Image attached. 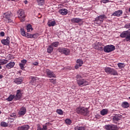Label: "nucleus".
I'll use <instances>...</instances> for the list:
<instances>
[{"label": "nucleus", "mask_w": 130, "mask_h": 130, "mask_svg": "<svg viewBox=\"0 0 130 130\" xmlns=\"http://www.w3.org/2000/svg\"><path fill=\"white\" fill-rule=\"evenodd\" d=\"M22 82H23V78L22 77L16 78L14 80V83H15V84H17V85L22 84Z\"/></svg>", "instance_id": "nucleus-14"}, {"label": "nucleus", "mask_w": 130, "mask_h": 130, "mask_svg": "<svg viewBox=\"0 0 130 130\" xmlns=\"http://www.w3.org/2000/svg\"><path fill=\"white\" fill-rule=\"evenodd\" d=\"M26 30H27V32H30V30H33V28H32V25L30 24H28L26 26Z\"/></svg>", "instance_id": "nucleus-29"}, {"label": "nucleus", "mask_w": 130, "mask_h": 130, "mask_svg": "<svg viewBox=\"0 0 130 130\" xmlns=\"http://www.w3.org/2000/svg\"><path fill=\"white\" fill-rule=\"evenodd\" d=\"M114 50V46L113 45H107L104 47V51L105 52H111Z\"/></svg>", "instance_id": "nucleus-7"}, {"label": "nucleus", "mask_w": 130, "mask_h": 130, "mask_svg": "<svg viewBox=\"0 0 130 130\" xmlns=\"http://www.w3.org/2000/svg\"><path fill=\"white\" fill-rule=\"evenodd\" d=\"M3 15L5 16L4 17L7 19L8 20V23H12L13 20L11 19V18L13 17V14H12V12L8 11L6 13H4Z\"/></svg>", "instance_id": "nucleus-5"}, {"label": "nucleus", "mask_w": 130, "mask_h": 130, "mask_svg": "<svg viewBox=\"0 0 130 130\" xmlns=\"http://www.w3.org/2000/svg\"><path fill=\"white\" fill-rule=\"evenodd\" d=\"M13 99H14V100H17V99H16V98H15V95L11 94L9 96L8 98L6 99V100L10 102L12 101Z\"/></svg>", "instance_id": "nucleus-19"}, {"label": "nucleus", "mask_w": 130, "mask_h": 130, "mask_svg": "<svg viewBox=\"0 0 130 130\" xmlns=\"http://www.w3.org/2000/svg\"><path fill=\"white\" fill-rule=\"evenodd\" d=\"M77 63L78 64H81V66H82V64H83V61H82V60L81 59H78L77 60Z\"/></svg>", "instance_id": "nucleus-40"}, {"label": "nucleus", "mask_w": 130, "mask_h": 130, "mask_svg": "<svg viewBox=\"0 0 130 130\" xmlns=\"http://www.w3.org/2000/svg\"><path fill=\"white\" fill-rule=\"evenodd\" d=\"M65 122L67 124H71L72 123V121L70 119H67L65 120Z\"/></svg>", "instance_id": "nucleus-38"}, {"label": "nucleus", "mask_w": 130, "mask_h": 130, "mask_svg": "<svg viewBox=\"0 0 130 130\" xmlns=\"http://www.w3.org/2000/svg\"><path fill=\"white\" fill-rule=\"evenodd\" d=\"M38 79V78L37 77H31V81L30 82V84H33L34 83H36Z\"/></svg>", "instance_id": "nucleus-26"}, {"label": "nucleus", "mask_w": 130, "mask_h": 130, "mask_svg": "<svg viewBox=\"0 0 130 130\" xmlns=\"http://www.w3.org/2000/svg\"><path fill=\"white\" fill-rule=\"evenodd\" d=\"M47 24L49 27H52L55 25V21H48Z\"/></svg>", "instance_id": "nucleus-24"}, {"label": "nucleus", "mask_w": 130, "mask_h": 130, "mask_svg": "<svg viewBox=\"0 0 130 130\" xmlns=\"http://www.w3.org/2000/svg\"><path fill=\"white\" fill-rule=\"evenodd\" d=\"M121 106L122 108H127L128 107H129V104L127 102H123L122 103Z\"/></svg>", "instance_id": "nucleus-20"}, {"label": "nucleus", "mask_w": 130, "mask_h": 130, "mask_svg": "<svg viewBox=\"0 0 130 130\" xmlns=\"http://www.w3.org/2000/svg\"><path fill=\"white\" fill-rule=\"evenodd\" d=\"M1 42H2V44H4V45H8V44H10V41L8 39L2 40L1 41Z\"/></svg>", "instance_id": "nucleus-21"}, {"label": "nucleus", "mask_w": 130, "mask_h": 130, "mask_svg": "<svg viewBox=\"0 0 130 130\" xmlns=\"http://www.w3.org/2000/svg\"><path fill=\"white\" fill-rule=\"evenodd\" d=\"M86 128L84 126H79L77 127V130H85Z\"/></svg>", "instance_id": "nucleus-41"}, {"label": "nucleus", "mask_w": 130, "mask_h": 130, "mask_svg": "<svg viewBox=\"0 0 130 130\" xmlns=\"http://www.w3.org/2000/svg\"><path fill=\"white\" fill-rule=\"evenodd\" d=\"M116 116H115V119H116V120H118V119H116Z\"/></svg>", "instance_id": "nucleus-58"}, {"label": "nucleus", "mask_w": 130, "mask_h": 130, "mask_svg": "<svg viewBox=\"0 0 130 130\" xmlns=\"http://www.w3.org/2000/svg\"><path fill=\"white\" fill-rule=\"evenodd\" d=\"M0 35L1 36H2V37H4V36H5V32L4 31H2L0 33Z\"/></svg>", "instance_id": "nucleus-49"}, {"label": "nucleus", "mask_w": 130, "mask_h": 130, "mask_svg": "<svg viewBox=\"0 0 130 130\" xmlns=\"http://www.w3.org/2000/svg\"><path fill=\"white\" fill-rule=\"evenodd\" d=\"M8 63V61L7 60H0V70L2 69V66L3 64H6Z\"/></svg>", "instance_id": "nucleus-23"}, {"label": "nucleus", "mask_w": 130, "mask_h": 130, "mask_svg": "<svg viewBox=\"0 0 130 130\" xmlns=\"http://www.w3.org/2000/svg\"><path fill=\"white\" fill-rule=\"evenodd\" d=\"M104 46L101 45V43H99V46H96V48H97L98 50H100L102 51L104 50Z\"/></svg>", "instance_id": "nucleus-18"}, {"label": "nucleus", "mask_w": 130, "mask_h": 130, "mask_svg": "<svg viewBox=\"0 0 130 130\" xmlns=\"http://www.w3.org/2000/svg\"><path fill=\"white\" fill-rule=\"evenodd\" d=\"M114 15V13H113L112 15L113 16Z\"/></svg>", "instance_id": "nucleus-64"}, {"label": "nucleus", "mask_w": 130, "mask_h": 130, "mask_svg": "<svg viewBox=\"0 0 130 130\" xmlns=\"http://www.w3.org/2000/svg\"><path fill=\"white\" fill-rule=\"evenodd\" d=\"M127 42H130V30H128V36L126 38Z\"/></svg>", "instance_id": "nucleus-39"}, {"label": "nucleus", "mask_w": 130, "mask_h": 130, "mask_svg": "<svg viewBox=\"0 0 130 130\" xmlns=\"http://www.w3.org/2000/svg\"><path fill=\"white\" fill-rule=\"evenodd\" d=\"M53 83H54V84H55V81L54 80Z\"/></svg>", "instance_id": "nucleus-61"}, {"label": "nucleus", "mask_w": 130, "mask_h": 130, "mask_svg": "<svg viewBox=\"0 0 130 130\" xmlns=\"http://www.w3.org/2000/svg\"><path fill=\"white\" fill-rule=\"evenodd\" d=\"M105 128L107 130H113L114 129V125H106Z\"/></svg>", "instance_id": "nucleus-17"}, {"label": "nucleus", "mask_w": 130, "mask_h": 130, "mask_svg": "<svg viewBox=\"0 0 130 130\" xmlns=\"http://www.w3.org/2000/svg\"><path fill=\"white\" fill-rule=\"evenodd\" d=\"M26 108L24 107H22L19 111L18 114L19 115H24V114H26Z\"/></svg>", "instance_id": "nucleus-12"}, {"label": "nucleus", "mask_w": 130, "mask_h": 130, "mask_svg": "<svg viewBox=\"0 0 130 130\" xmlns=\"http://www.w3.org/2000/svg\"><path fill=\"white\" fill-rule=\"evenodd\" d=\"M4 78V76L0 75V79H3Z\"/></svg>", "instance_id": "nucleus-53"}, {"label": "nucleus", "mask_w": 130, "mask_h": 130, "mask_svg": "<svg viewBox=\"0 0 130 130\" xmlns=\"http://www.w3.org/2000/svg\"><path fill=\"white\" fill-rule=\"evenodd\" d=\"M48 124H50V123H46V125H43V128H42L41 130H47V126Z\"/></svg>", "instance_id": "nucleus-33"}, {"label": "nucleus", "mask_w": 130, "mask_h": 130, "mask_svg": "<svg viewBox=\"0 0 130 130\" xmlns=\"http://www.w3.org/2000/svg\"><path fill=\"white\" fill-rule=\"evenodd\" d=\"M82 21H83V20L79 18H73L71 19L72 23H80V22H82Z\"/></svg>", "instance_id": "nucleus-13"}, {"label": "nucleus", "mask_w": 130, "mask_h": 130, "mask_svg": "<svg viewBox=\"0 0 130 130\" xmlns=\"http://www.w3.org/2000/svg\"><path fill=\"white\" fill-rule=\"evenodd\" d=\"M20 32H21V35H22V36H26V32H25V29H24V28H21L20 29Z\"/></svg>", "instance_id": "nucleus-32"}, {"label": "nucleus", "mask_w": 130, "mask_h": 130, "mask_svg": "<svg viewBox=\"0 0 130 130\" xmlns=\"http://www.w3.org/2000/svg\"><path fill=\"white\" fill-rule=\"evenodd\" d=\"M17 14L21 22H25L26 20L25 19L26 18V14H25L24 10L23 9H19L17 12Z\"/></svg>", "instance_id": "nucleus-2"}, {"label": "nucleus", "mask_w": 130, "mask_h": 130, "mask_svg": "<svg viewBox=\"0 0 130 130\" xmlns=\"http://www.w3.org/2000/svg\"><path fill=\"white\" fill-rule=\"evenodd\" d=\"M21 72H22V71H19V74H21Z\"/></svg>", "instance_id": "nucleus-60"}, {"label": "nucleus", "mask_w": 130, "mask_h": 130, "mask_svg": "<svg viewBox=\"0 0 130 130\" xmlns=\"http://www.w3.org/2000/svg\"><path fill=\"white\" fill-rule=\"evenodd\" d=\"M122 13H123L122 10H117V11H115V12L114 13L115 16H121V15H122Z\"/></svg>", "instance_id": "nucleus-22"}, {"label": "nucleus", "mask_w": 130, "mask_h": 130, "mask_svg": "<svg viewBox=\"0 0 130 130\" xmlns=\"http://www.w3.org/2000/svg\"><path fill=\"white\" fill-rule=\"evenodd\" d=\"M124 27L126 28H130V23L125 24Z\"/></svg>", "instance_id": "nucleus-45"}, {"label": "nucleus", "mask_w": 130, "mask_h": 130, "mask_svg": "<svg viewBox=\"0 0 130 130\" xmlns=\"http://www.w3.org/2000/svg\"><path fill=\"white\" fill-rule=\"evenodd\" d=\"M14 118H15L14 117L9 118L10 119H12V120H14Z\"/></svg>", "instance_id": "nucleus-55"}, {"label": "nucleus", "mask_w": 130, "mask_h": 130, "mask_svg": "<svg viewBox=\"0 0 130 130\" xmlns=\"http://www.w3.org/2000/svg\"><path fill=\"white\" fill-rule=\"evenodd\" d=\"M21 62H22V64L25 65V64H26V63H27V60H26V59H23V60H21Z\"/></svg>", "instance_id": "nucleus-44"}, {"label": "nucleus", "mask_w": 130, "mask_h": 130, "mask_svg": "<svg viewBox=\"0 0 130 130\" xmlns=\"http://www.w3.org/2000/svg\"><path fill=\"white\" fill-rule=\"evenodd\" d=\"M114 129L115 130L117 129V126L116 125H115Z\"/></svg>", "instance_id": "nucleus-54"}, {"label": "nucleus", "mask_w": 130, "mask_h": 130, "mask_svg": "<svg viewBox=\"0 0 130 130\" xmlns=\"http://www.w3.org/2000/svg\"><path fill=\"white\" fill-rule=\"evenodd\" d=\"M25 37H27V38H33L34 37V35L31 34L26 33L25 35Z\"/></svg>", "instance_id": "nucleus-31"}, {"label": "nucleus", "mask_w": 130, "mask_h": 130, "mask_svg": "<svg viewBox=\"0 0 130 130\" xmlns=\"http://www.w3.org/2000/svg\"><path fill=\"white\" fill-rule=\"evenodd\" d=\"M14 66H15V62H10L6 65V68L9 70L14 68Z\"/></svg>", "instance_id": "nucleus-15"}, {"label": "nucleus", "mask_w": 130, "mask_h": 130, "mask_svg": "<svg viewBox=\"0 0 130 130\" xmlns=\"http://www.w3.org/2000/svg\"><path fill=\"white\" fill-rule=\"evenodd\" d=\"M22 126H23L24 130H28L29 128H30V126H29V125H24Z\"/></svg>", "instance_id": "nucleus-37"}, {"label": "nucleus", "mask_w": 130, "mask_h": 130, "mask_svg": "<svg viewBox=\"0 0 130 130\" xmlns=\"http://www.w3.org/2000/svg\"><path fill=\"white\" fill-rule=\"evenodd\" d=\"M50 45L52 47V46H53L54 47H57L58 45H59V42H54L53 43H52Z\"/></svg>", "instance_id": "nucleus-28"}, {"label": "nucleus", "mask_w": 130, "mask_h": 130, "mask_svg": "<svg viewBox=\"0 0 130 130\" xmlns=\"http://www.w3.org/2000/svg\"><path fill=\"white\" fill-rule=\"evenodd\" d=\"M18 130H24V127H23V126H20V127H19L18 128Z\"/></svg>", "instance_id": "nucleus-48"}, {"label": "nucleus", "mask_w": 130, "mask_h": 130, "mask_svg": "<svg viewBox=\"0 0 130 130\" xmlns=\"http://www.w3.org/2000/svg\"><path fill=\"white\" fill-rule=\"evenodd\" d=\"M47 51L48 53H51V52L53 51V48L51 46V45L49 46L48 48L47 49Z\"/></svg>", "instance_id": "nucleus-25"}, {"label": "nucleus", "mask_w": 130, "mask_h": 130, "mask_svg": "<svg viewBox=\"0 0 130 130\" xmlns=\"http://www.w3.org/2000/svg\"><path fill=\"white\" fill-rule=\"evenodd\" d=\"M76 112L78 114H82V115H88L89 114V111L88 109L84 107H79L76 109Z\"/></svg>", "instance_id": "nucleus-1"}, {"label": "nucleus", "mask_w": 130, "mask_h": 130, "mask_svg": "<svg viewBox=\"0 0 130 130\" xmlns=\"http://www.w3.org/2000/svg\"><path fill=\"white\" fill-rule=\"evenodd\" d=\"M128 31H124L120 34V37L121 38H125L126 41L128 42V40L127 38L128 37Z\"/></svg>", "instance_id": "nucleus-11"}, {"label": "nucleus", "mask_w": 130, "mask_h": 130, "mask_svg": "<svg viewBox=\"0 0 130 130\" xmlns=\"http://www.w3.org/2000/svg\"><path fill=\"white\" fill-rule=\"evenodd\" d=\"M39 6H43L44 5V0H36Z\"/></svg>", "instance_id": "nucleus-27"}, {"label": "nucleus", "mask_w": 130, "mask_h": 130, "mask_svg": "<svg viewBox=\"0 0 130 130\" xmlns=\"http://www.w3.org/2000/svg\"><path fill=\"white\" fill-rule=\"evenodd\" d=\"M105 71L106 73H107V74H111V75H114V70H113V69H111L109 67L106 68L105 69Z\"/></svg>", "instance_id": "nucleus-9"}, {"label": "nucleus", "mask_w": 130, "mask_h": 130, "mask_svg": "<svg viewBox=\"0 0 130 130\" xmlns=\"http://www.w3.org/2000/svg\"><path fill=\"white\" fill-rule=\"evenodd\" d=\"M24 64H22V63H20L19 64V67H20V68L21 70H24Z\"/></svg>", "instance_id": "nucleus-46"}, {"label": "nucleus", "mask_w": 130, "mask_h": 130, "mask_svg": "<svg viewBox=\"0 0 130 130\" xmlns=\"http://www.w3.org/2000/svg\"><path fill=\"white\" fill-rule=\"evenodd\" d=\"M58 51L60 53H63L65 55H69L70 53H71V51L69 49L64 48H59L58 49Z\"/></svg>", "instance_id": "nucleus-6"}, {"label": "nucleus", "mask_w": 130, "mask_h": 130, "mask_svg": "<svg viewBox=\"0 0 130 130\" xmlns=\"http://www.w3.org/2000/svg\"><path fill=\"white\" fill-rule=\"evenodd\" d=\"M56 112L58 114H60V115H62V114H63V112L61 109H57L56 110Z\"/></svg>", "instance_id": "nucleus-35"}, {"label": "nucleus", "mask_w": 130, "mask_h": 130, "mask_svg": "<svg viewBox=\"0 0 130 130\" xmlns=\"http://www.w3.org/2000/svg\"><path fill=\"white\" fill-rule=\"evenodd\" d=\"M1 126H3L4 127H6L8 126V123H7L6 122H2L1 123Z\"/></svg>", "instance_id": "nucleus-36"}, {"label": "nucleus", "mask_w": 130, "mask_h": 130, "mask_svg": "<svg viewBox=\"0 0 130 130\" xmlns=\"http://www.w3.org/2000/svg\"><path fill=\"white\" fill-rule=\"evenodd\" d=\"M81 67H82V66L81 64H77L75 66V68L76 69V70H78V68H81Z\"/></svg>", "instance_id": "nucleus-43"}, {"label": "nucleus", "mask_w": 130, "mask_h": 130, "mask_svg": "<svg viewBox=\"0 0 130 130\" xmlns=\"http://www.w3.org/2000/svg\"><path fill=\"white\" fill-rule=\"evenodd\" d=\"M27 3H28V1H24V4H27Z\"/></svg>", "instance_id": "nucleus-56"}, {"label": "nucleus", "mask_w": 130, "mask_h": 130, "mask_svg": "<svg viewBox=\"0 0 130 130\" xmlns=\"http://www.w3.org/2000/svg\"><path fill=\"white\" fill-rule=\"evenodd\" d=\"M59 13L61 15H67L68 14V10L66 9H61L59 10Z\"/></svg>", "instance_id": "nucleus-16"}, {"label": "nucleus", "mask_w": 130, "mask_h": 130, "mask_svg": "<svg viewBox=\"0 0 130 130\" xmlns=\"http://www.w3.org/2000/svg\"><path fill=\"white\" fill-rule=\"evenodd\" d=\"M81 78H82V77L80 75H77L76 76V78L77 79H81Z\"/></svg>", "instance_id": "nucleus-51"}, {"label": "nucleus", "mask_w": 130, "mask_h": 130, "mask_svg": "<svg viewBox=\"0 0 130 130\" xmlns=\"http://www.w3.org/2000/svg\"><path fill=\"white\" fill-rule=\"evenodd\" d=\"M108 111L107 109H104L101 111V114L102 115H105L106 114H107Z\"/></svg>", "instance_id": "nucleus-30"}, {"label": "nucleus", "mask_w": 130, "mask_h": 130, "mask_svg": "<svg viewBox=\"0 0 130 130\" xmlns=\"http://www.w3.org/2000/svg\"><path fill=\"white\" fill-rule=\"evenodd\" d=\"M46 73L49 78H56L55 74L53 73V72L49 70H47L46 71Z\"/></svg>", "instance_id": "nucleus-8"}, {"label": "nucleus", "mask_w": 130, "mask_h": 130, "mask_svg": "<svg viewBox=\"0 0 130 130\" xmlns=\"http://www.w3.org/2000/svg\"><path fill=\"white\" fill-rule=\"evenodd\" d=\"M12 1H14V2H17V1H18L19 0H12Z\"/></svg>", "instance_id": "nucleus-59"}, {"label": "nucleus", "mask_w": 130, "mask_h": 130, "mask_svg": "<svg viewBox=\"0 0 130 130\" xmlns=\"http://www.w3.org/2000/svg\"><path fill=\"white\" fill-rule=\"evenodd\" d=\"M77 82L78 85L80 87H83L84 86H87V85H89V82L86 81L84 79H81L77 80Z\"/></svg>", "instance_id": "nucleus-3"}, {"label": "nucleus", "mask_w": 130, "mask_h": 130, "mask_svg": "<svg viewBox=\"0 0 130 130\" xmlns=\"http://www.w3.org/2000/svg\"><path fill=\"white\" fill-rule=\"evenodd\" d=\"M105 18V16L104 15H100L95 18L94 22L95 24L101 25V24H102Z\"/></svg>", "instance_id": "nucleus-4"}, {"label": "nucleus", "mask_w": 130, "mask_h": 130, "mask_svg": "<svg viewBox=\"0 0 130 130\" xmlns=\"http://www.w3.org/2000/svg\"><path fill=\"white\" fill-rule=\"evenodd\" d=\"M16 117V114H15V113H13V114H11V115H10V117Z\"/></svg>", "instance_id": "nucleus-47"}, {"label": "nucleus", "mask_w": 130, "mask_h": 130, "mask_svg": "<svg viewBox=\"0 0 130 130\" xmlns=\"http://www.w3.org/2000/svg\"><path fill=\"white\" fill-rule=\"evenodd\" d=\"M32 64H34V66H38V62L35 61L34 63H32Z\"/></svg>", "instance_id": "nucleus-50"}, {"label": "nucleus", "mask_w": 130, "mask_h": 130, "mask_svg": "<svg viewBox=\"0 0 130 130\" xmlns=\"http://www.w3.org/2000/svg\"><path fill=\"white\" fill-rule=\"evenodd\" d=\"M117 65L119 69H122L124 67V63H118Z\"/></svg>", "instance_id": "nucleus-34"}, {"label": "nucleus", "mask_w": 130, "mask_h": 130, "mask_svg": "<svg viewBox=\"0 0 130 130\" xmlns=\"http://www.w3.org/2000/svg\"><path fill=\"white\" fill-rule=\"evenodd\" d=\"M114 74H115V75H116V74H117V72L115 71V72H114Z\"/></svg>", "instance_id": "nucleus-57"}, {"label": "nucleus", "mask_w": 130, "mask_h": 130, "mask_svg": "<svg viewBox=\"0 0 130 130\" xmlns=\"http://www.w3.org/2000/svg\"><path fill=\"white\" fill-rule=\"evenodd\" d=\"M113 120H114V117H113Z\"/></svg>", "instance_id": "nucleus-63"}, {"label": "nucleus", "mask_w": 130, "mask_h": 130, "mask_svg": "<svg viewBox=\"0 0 130 130\" xmlns=\"http://www.w3.org/2000/svg\"><path fill=\"white\" fill-rule=\"evenodd\" d=\"M22 97V90L21 89H18L17 91V94L16 95V100H18L19 99H21V98Z\"/></svg>", "instance_id": "nucleus-10"}, {"label": "nucleus", "mask_w": 130, "mask_h": 130, "mask_svg": "<svg viewBox=\"0 0 130 130\" xmlns=\"http://www.w3.org/2000/svg\"><path fill=\"white\" fill-rule=\"evenodd\" d=\"M42 129V128L40 126H38V130H41Z\"/></svg>", "instance_id": "nucleus-52"}, {"label": "nucleus", "mask_w": 130, "mask_h": 130, "mask_svg": "<svg viewBox=\"0 0 130 130\" xmlns=\"http://www.w3.org/2000/svg\"><path fill=\"white\" fill-rule=\"evenodd\" d=\"M129 12H130V7L129 8V10H128Z\"/></svg>", "instance_id": "nucleus-62"}, {"label": "nucleus", "mask_w": 130, "mask_h": 130, "mask_svg": "<svg viewBox=\"0 0 130 130\" xmlns=\"http://www.w3.org/2000/svg\"><path fill=\"white\" fill-rule=\"evenodd\" d=\"M101 4H107V3H109V0H103L101 1Z\"/></svg>", "instance_id": "nucleus-42"}]
</instances>
